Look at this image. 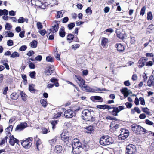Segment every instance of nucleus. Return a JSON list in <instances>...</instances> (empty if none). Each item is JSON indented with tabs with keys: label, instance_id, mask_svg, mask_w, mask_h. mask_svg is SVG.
I'll return each mask as SVG.
<instances>
[{
	"label": "nucleus",
	"instance_id": "40",
	"mask_svg": "<svg viewBox=\"0 0 154 154\" xmlns=\"http://www.w3.org/2000/svg\"><path fill=\"white\" fill-rule=\"evenodd\" d=\"M49 142L51 146H53L56 142V139L55 138L49 141Z\"/></svg>",
	"mask_w": 154,
	"mask_h": 154
},
{
	"label": "nucleus",
	"instance_id": "36",
	"mask_svg": "<svg viewBox=\"0 0 154 154\" xmlns=\"http://www.w3.org/2000/svg\"><path fill=\"white\" fill-rule=\"evenodd\" d=\"M50 123L52 125V128L53 130H54L55 128V126L57 124V121H50Z\"/></svg>",
	"mask_w": 154,
	"mask_h": 154
},
{
	"label": "nucleus",
	"instance_id": "16",
	"mask_svg": "<svg viewBox=\"0 0 154 154\" xmlns=\"http://www.w3.org/2000/svg\"><path fill=\"white\" fill-rule=\"evenodd\" d=\"M120 91L125 97H127L131 93V91L126 87L123 88Z\"/></svg>",
	"mask_w": 154,
	"mask_h": 154
},
{
	"label": "nucleus",
	"instance_id": "20",
	"mask_svg": "<svg viewBox=\"0 0 154 154\" xmlns=\"http://www.w3.org/2000/svg\"><path fill=\"white\" fill-rule=\"evenodd\" d=\"M116 48L118 51L120 52H122L124 50V46L121 44H117L116 45Z\"/></svg>",
	"mask_w": 154,
	"mask_h": 154
},
{
	"label": "nucleus",
	"instance_id": "38",
	"mask_svg": "<svg viewBox=\"0 0 154 154\" xmlns=\"http://www.w3.org/2000/svg\"><path fill=\"white\" fill-rule=\"evenodd\" d=\"M5 29H6L9 30L12 28L11 25L8 23H7L5 26Z\"/></svg>",
	"mask_w": 154,
	"mask_h": 154
},
{
	"label": "nucleus",
	"instance_id": "46",
	"mask_svg": "<svg viewBox=\"0 0 154 154\" xmlns=\"http://www.w3.org/2000/svg\"><path fill=\"white\" fill-rule=\"evenodd\" d=\"M34 85L33 84L29 85V89L30 92H33L35 91V89L34 88Z\"/></svg>",
	"mask_w": 154,
	"mask_h": 154
},
{
	"label": "nucleus",
	"instance_id": "6",
	"mask_svg": "<svg viewBox=\"0 0 154 154\" xmlns=\"http://www.w3.org/2000/svg\"><path fill=\"white\" fill-rule=\"evenodd\" d=\"M60 23L59 21H56L52 23V26L50 29V32L54 33L58 31L59 28V25Z\"/></svg>",
	"mask_w": 154,
	"mask_h": 154
},
{
	"label": "nucleus",
	"instance_id": "25",
	"mask_svg": "<svg viewBox=\"0 0 154 154\" xmlns=\"http://www.w3.org/2000/svg\"><path fill=\"white\" fill-rule=\"evenodd\" d=\"M72 140H68L66 142L64 143V145L65 146L70 147L72 146Z\"/></svg>",
	"mask_w": 154,
	"mask_h": 154
},
{
	"label": "nucleus",
	"instance_id": "21",
	"mask_svg": "<svg viewBox=\"0 0 154 154\" xmlns=\"http://www.w3.org/2000/svg\"><path fill=\"white\" fill-rule=\"evenodd\" d=\"M74 144L72 145V146H75L76 147H82L81 143L79 142V140L78 139H74Z\"/></svg>",
	"mask_w": 154,
	"mask_h": 154
},
{
	"label": "nucleus",
	"instance_id": "37",
	"mask_svg": "<svg viewBox=\"0 0 154 154\" xmlns=\"http://www.w3.org/2000/svg\"><path fill=\"white\" fill-rule=\"evenodd\" d=\"M19 54L17 52H13L11 56V57L12 58H15L19 56Z\"/></svg>",
	"mask_w": 154,
	"mask_h": 154
},
{
	"label": "nucleus",
	"instance_id": "32",
	"mask_svg": "<svg viewBox=\"0 0 154 154\" xmlns=\"http://www.w3.org/2000/svg\"><path fill=\"white\" fill-rule=\"evenodd\" d=\"M20 93L21 96L22 100L23 101H26V94L24 93L23 91H20Z\"/></svg>",
	"mask_w": 154,
	"mask_h": 154
},
{
	"label": "nucleus",
	"instance_id": "61",
	"mask_svg": "<svg viewBox=\"0 0 154 154\" xmlns=\"http://www.w3.org/2000/svg\"><path fill=\"white\" fill-rule=\"evenodd\" d=\"M143 78V80L144 81H146L147 79V77L146 76V74L145 73H143L142 75Z\"/></svg>",
	"mask_w": 154,
	"mask_h": 154
},
{
	"label": "nucleus",
	"instance_id": "22",
	"mask_svg": "<svg viewBox=\"0 0 154 154\" xmlns=\"http://www.w3.org/2000/svg\"><path fill=\"white\" fill-rule=\"evenodd\" d=\"M59 34L60 36L62 38L64 37L65 35V32L64 31V27H62L60 29L59 31Z\"/></svg>",
	"mask_w": 154,
	"mask_h": 154
},
{
	"label": "nucleus",
	"instance_id": "13",
	"mask_svg": "<svg viewBox=\"0 0 154 154\" xmlns=\"http://www.w3.org/2000/svg\"><path fill=\"white\" fill-rule=\"evenodd\" d=\"M147 85L149 87L154 86V76L153 75H150L149 78L147 83Z\"/></svg>",
	"mask_w": 154,
	"mask_h": 154
},
{
	"label": "nucleus",
	"instance_id": "63",
	"mask_svg": "<svg viewBox=\"0 0 154 154\" xmlns=\"http://www.w3.org/2000/svg\"><path fill=\"white\" fill-rule=\"evenodd\" d=\"M42 57L41 55H38L35 57V59L37 61H40L42 60Z\"/></svg>",
	"mask_w": 154,
	"mask_h": 154
},
{
	"label": "nucleus",
	"instance_id": "48",
	"mask_svg": "<svg viewBox=\"0 0 154 154\" xmlns=\"http://www.w3.org/2000/svg\"><path fill=\"white\" fill-rule=\"evenodd\" d=\"M94 92L97 91L100 92L101 91H106V89H100L99 88H94Z\"/></svg>",
	"mask_w": 154,
	"mask_h": 154
},
{
	"label": "nucleus",
	"instance_id": "3",
	"mask_svg": "<svg viewBox=\"0 0 154 154\" xmlns=\"http://www.w3.org/2000/svg\"><path fill=\"white\" fill-rule=\"evenodd\" d=\"M33 139L32 137H29L23 140L21 142L22 146L25 149H29L31 146Z\"/></svg>",
	"mask_w": 154,
	"mask_h": 154
},
{
	"label": "nucleus",
	"instance_id": "7",
	"mask_svg": "<svg viewBox=\"0 0 154 154\" xmlns=\"http://www.w3.org/2000/svg\"><path fill=\"white\" fill-rule=\"evenodd\" d=\"M121 133L119 136V139L121 138L122 140L125 139L129 135V133L128 130H125L124 129L121 130Z\"/></svg>",
	"mask_w": 154,
	"mask_h": 154
},
{
	"label": "nucleus",
	"instance_id": "27",
	"mask_svg": "<svg viewBox=\"0 0 154 154\" xmlns=\"http://www.w3.org/2000/svg\"><path fill=\"white\" fill-rule=\"evenodd\" d=\"M86 131L88 133H91L92 131L94 130L93 127L91 125L85 128Z\"/></svg>",
	"mask_w": 154,
	"mask_h": 154
},
{
	"label": "nucleus",
	"instance_id": "51",
	"mask_svg": "<svg viewBox=\"0 0 154 154\" xmlns=\"http://www.w3.org/2000/svg\"><path fill=\"white\" fill-rule=\"evenodd\" d=\"M146 10V7L145 6L143 7L141 9L140 14V15L143 16L144 15Z\"/></svg>",
	"mask_w": 154,
	"mask_h": 154
},
{
	"label": "nucleus",
	"instance_id": "45",
	"mask_svg": "<svg viewBox=\"0 0 154 154\" xmlns=\"http://www.w3.org/2000/svg\"><path fill=\"white\" fill-rule=\"evenodd\" d=\"M27 48V47L26 46L24 45L21 46L19 50L20 51H25Z\"/></svg>",
	"mask_w": 154,
	"mask_h": 154
},
{
	"label": "nucleus",
	"instance_id": "17",
	"mask_svg": "<svg viewBox=\"0 0 154 154\" xmlns=\"http://www.w3.org/2000/svg\"><path fill=\"white\" fill-rule=\"evenodd\" d=\"M77 82L79 85V86L81 87H83L85 84V81L81 77L79 76L77 78V80H76Z\"/></svg>",
	"mask_w": 154,
	"mask_h": 154
},
{
	"label": "nucleus",
	"instance_id": "26",
	"mask_svg": "<svg viewBox=\"0 0 154 154\" xmlns=\"http://www.w3.org/2000/svg\"><path fill=\"white\" fill-rule=\"evenodd\" d=\"M91 99L92 100H99L100 102H102L103 101V99L102 97L99 96H94L93 97H91Z\"/></svg>",
	"mask_w": 154,
	"mask_h": 154
},
{
	"label": "nucleus",
	"instance_id": "19",
	"mask_svg": "<svg viewBox=\"0 0 154 154\" xmlns=\"http://www.w3.org/2000/svg\"><path fill=\"white\" fill-rule=\"evenodd\" d=\"M54 69L53 66H49L46 72V75H51L53 72Z\"/></svg>",
	"mask_w": 154,
	"mask_h": 154
},
{
	"label": "nucleus",
	"instance_id": "60",
	"mask_svg": "<svg viewBox=\"0 0 154 154\" xmlns=\"http://www.w3.org/2000/svg\"><path fill=\"white\" fill-rule=\"evenodd\" d=\"M125 105L128 108H131L132 106V104L129 102H126L125 103Z\"/></svg>",
	"mask_w": 154,
	"mask_h": 154
},
{
	"label": "nucleus",
	"instance_id": "8",
	"mask_svg": "<svg viewBox=\"0 0 154 154\" xmlns=\"http://www.w3.org/2000/svg\"><path fill=\"white\" fill-rule=\"evenodd\" d=\"M31 2L32 4L39 6L42 8L44 9L45 7L44 4L38 0H31Z\"/></svg>",
	"mask_w": 154,
	"mask_h": 154
},
{
	"label": "nucleus",
	"instance_id": "43",
	"mask_svg": "<svg viewBox=\"0 0 154 154\" xmlns=\"http://www.w3.org/2000/svg\"><path fill=\"white\" fill-rule=\"evenodd\" d=\"M25 19L23 17H20L18 20V23H22L24 22Z\"/></svg>",
	"mask_w": 154,
	"mask_h": 154
},
{
	"label": "nucleus",
	"instance_id": "59",
	"mask_svg": "<svg viewBox=\"0 0 154 154\" xmlns=\"http://www.w3.org/2000/svg\"><path fill=\"white\" fill-rule=\"evenodd\" d=\"M34 54V52L32 50L30 51L27 54V55L29 56H31L32 55Z\"/></svg>",
	"mask_w": 154,
	"mask_h": 154
},
{
	"label": "nucleus",
	"instance_id": "5",
	"mask_svg": "<svg viewBox=\"0 0 154 154\" xmlns=\"http://www.w3.org/2000/svg\"><path fill=\"white\" fill-rule=\"evenodd\" d=\"M68 132L67 131H63L61 134V137L62 140L63 141L64 143L67 141L68 140H72L71 137L68 136Z\"/></svg>",
	"mask_w": 154,
	"mask_h": 154
},
{
	"label": "nucleus",
	"instance_id": "39",
	"mask_svg": "<svg viewBox=\"0 0 154 154\" xmlns=\"http://www.w3.org/2000/svg\"><path fill=\"white\" fill-rule=\"evenodd\" d=\"M8 138L7 136H6L2 140L1 142L0 143V146L3 145L5 143V141H7Z\"/></svg>",
	"mask_w": 154,
	"mask_h": 154
},
{
	"label": "nucleus",
	"instance_id": "58",
	"mask_svg": "<svg viewBox=\"0 0 154 154\" xmlns=\"http://www.w3.org/2000/svg\"><path fill=\"white\" fill-rule=\"evenodd\" d=\"M6 35L5 36V37H7V36L9 37H12L14 35V33L12 32H7Z\"/></svg>",
	"mask_w": 154,
	"mask_h": 154
},
{
	"label": "nucleus",
	"instance_id": "34",
	"mask_svg": "<svg viewBox=\"0 0 154 154\" xmlns=\"http://www.w3.org/2000/svg\"><path fill=\"white\" fill-rule=\"evenodd\" d=\"M11 97L12 99L16 100L18 97V95L16 93H13L11 94Z\"/></svg>",
	"mask_w": 154,
	"mask_h": 154
},
{
	"label": "nucleus",
	"instance_id": "44",
	"mask_svg": "<svg viewBox=\"0 0 154 154\" xmlns=\"http://www.w3.org/2000/svg\"><path fill=\"white\" fill-rule=\"evenodd\" d=\"M53 59L51 56H48L46 57V60L48 62H52L53 61Z\"/></svg>",
	"mask_w": 154,
	"mask_h": 154
},
{
	"label": "nucleus",
	"instance_id": "28",
	"mask_svg": "<svg viewBox=\"0 0 154 154\" xmlns=\"http://www.w3.org/2000/svg\"><path fill=\"white\" fill-rule=\"evenodd\" d=\"M47 3L51 4V5H54L58 4L57 0H47Z\"/></svg>",
	"mask_w": 154,
	"mask_h": 154
},
{
	"label": "nucleus",
	"instance_id": "42",
	"mask_svg": "<svg viewBox=\"0 0 154 154\" xmlns=\"http://www.w3.org/2000/svg\"><path fill=\"white\" fill-rule=\"evenodd\" d=\"M142 111L147 115H150V112L149 111V109L147 107L142 108Z\"/></svg>",
	"mask_w": 154,
	"mask_h": 154
},
{
	"label": "nucleus",
	"instance_id": "47",
	"mask_svg": "<svg viewBox=\"0 0 154 154\" xmlns=\"http://www.w3.org/2000/svg\"><path fill=\"white\" fill-rule=\"evenodd\" d=\"M97 108L103 109H106V105H98L97 106Z\"/></svg>",
	"mask_w": 154,
	"mask_h": 154
},
{
	"label": "nucleus",
	"instance_id": "64",
	"mask_svg": "<svg viewBox=\"0 0 154 154\" xmlns=\"http://www.w3.org/2000/svg\"><path fill=\"white\" fill-rule=\"evenodd\" d=\"M92 11L90 9V7H88V8L86 10V12L87 14H91L92 13Z\"/></svg>",
	"mask_w": 154,
	"mask_h": 154
},
{
	"label": "nucleus",
	"instance_id": "30",
	"mask_svg": "<svg viewBox=\"0 0 154 154\" xmlns=\"http://www.w3.org/2000/svg\"><path fill=\"white\" fill-rule=\"evenodd\" d=\"M31 47L33 48H35L37 46V42L35 40H33L30 43Z\"/></svg>",
	"mask_w": 154,
	"mask_h": 154
},
{
	"label": "nucleus",
	"instance_id": "1",
	"mask_svg": "<svg viewBox=\"0 0 154 154\" xmlns=\"http://www.w3.org/2000/svg\"><path fill=\"white\" fill-rule=\"evenodd\" d=\"M82 118L86 121H94V112L90 111L88 109H85L82 112Z\"/></svg>",
	"mask_w": 154,
	"mask_h": 154
},
{
	"label": "nucleus",
	"instance_id": "62",
	"mask_svg": "<svg viewBox=\"0 0 154 154\" xmlns=\"http://www.w3.org/2000/svg\"><path fill=\"white\" fill-rule=\"evenodd\" d=\"M54 55L57 60H60V55L57 53V51L55 52H54Z\"/></svg>",
	"mask_w": 154,
	"mask_h": 154
},
{
	"label": "nucleus",
	"instance_id": "52",
	"mask_svg": "<svg viewBox=\"0 0 154 154\" xmlns=\"http://www.w3.org/2000/svg\"><path fill=\"white\" fill-rule=\"evenodd\" d=\"M37 26L38 29L40 30L42 28V26L41 23L40 22H38L37 23Z\"/></svg>",
	"mask_w": 154,
	"mask_h": 154
},
{
	"label": "nucleus",
	"instance_id": "18",
	"mask_svg": "<svg viewBox=\"0 0 154 154\" xmlns=\"http://www.w3.org/2000/svg\"><path fill=\"white\" fill-rule=\"evenodd\" d=\"M72 151L73 154H79L82 149V147H76L75 146H72Z\"/></svg>",
	"mask_w": 154,
	"mask_h": 154
},
{
	"label": "nucleus",
	"instance_id": "55",
	"mask_svg": "<svg viewBox=\"0 0 154 154\" xmlns=\"http://www.w3.org/2000/svg\"><path fill=\"white\" fill-rule=\"evenodd\" d=\"M29 67L32 69H34L35 67V66L33 63L32 62H30L29 64Z\"/></svg>",
	"mask_w": 154,
	"mask_h": 154
},
{
	"label": "nucleus",
	"instance_id": "53",
	"mask_svg": "<svg viewBox=\"0 0 154 154\" xmlns=\"http://www.w3.org/2000/svg\"><path fill=\"white\" fill-rule=\"evenodd\" d=\"M139 100L140 102V104L141 105H143L145 104V102L143 98L140 97L139 98Z\"/></svg>",
	"mask_w": 154,
	"mask_h": 154
},
{
	"label": "nucleus",
	"instance_id": "31",
	"mask_svg": "<svg viewBox=\"0 0 154 154\" xmlns=\"http://www.w3.org/2000/svg\"><path fill=\"white\" fill-rule=\"evenodd\" d=\"M40 103L44 107H45L47 106V103L46 100L42 99L40 100Z\"/></svg>",
	"mask_w": 154,
	"mask_h": 154
},
{
	"label": "nucleus",
	"instance_id": "2",
	"mask_svg": "<svg viewBox=\"0 0 154 154\" xmlns=\"http://www.w3.org/2000/svg\"><path fill=\"white\" fill-rule=\"evenodd\" d=\"M99 143L102 145H108L113 143V140L112 137L108 135L103 136L100 139Z\"/></svg>",
	"mask_w": 154,
	"mask_h": 154
},
{
	"label": "nucleus",
	"instance_id": "11",
	"mask_svg": "<svg viewBox=\"0 0 154 154\" xmlns=\"http://www.w3.org/2000/svg\"><path fill=\"white\" fill-rule=\"evenodd\" d=\"M134 146L132 144L127 146L126 150V154H134Z\"/></svg>",
	"mask_w": 154,
	"mask_h": 154
},
{
	"label": "nucleus",
	"instance_id": "41",
	"mask_svg": "<svg viewBox=\"0 0 154 154\" xmlns=\"http://www.w3.org/2000/svg\"><path fill=\"white\" fill-rule=\"evenodd\" d=\"M152 15L151 12H149L147 13V19L151 20L152 19Z\"/></svg>",
	"mask_w": 154,
	"mask_h": 154
},
{
	"label": "nucleus",
	"instance_id": "14",
	"mask_svg": "<svg viewBox=\"0 0 154 154\" xmlns=\"http://www.w3.org/2000/svg\"><path fill=\"white\" fill-rule=\"evenodd\" d=\"M9 136L10 137L9 143L12 146H13L14 145L15 143H18L19 142L18 140L17 139L14 138L13 135L11 136Z\"/></svg>",
	"mask_w": 154,
	"mask_h": 154
},
{
	"label": "nucleus",
	"instance_id": "23",
	"mask_svg": "<svg viewBox=\"0 0 154 154\" xmlns=\"http://www.w3.org/2000/svg\"><path fill=\"white\" fill-rule=\"evenodd\" d=\"M62 149V146L60 145H57L55 146L54 151L57 153H59L61 152Z\"/></svg>",
	"mask_w": 154,
	"mask_h": 154
},
{
	"label": "nucleus",
	"instance_id": "29",
	"mask_svg": "<svg viewBox=\"0 0 154 154\" xmlns=\"http://www.w3.org/2000/svg\"><path fill=\"white\" fill-rule=\"evenodd\" d=\"M108 42V39H102L101 41V45L103 47H105Z\"/></svg>",
	"mask_w": 154,
	"mask_h": 154
},
{
	"label": "nucleus",
	"instance_id": "15",
	"mask_svg": "<svg viewBox=\"0 0 154 154\" xmlns=\"http://www.w3.org/2000/svg\"><path fill=\"white\" fill-rule=\"evenodd\" d=\"M82 89L84 90L86 92H94V88H91L89 86L85 85L83 87H82Z\"/></svg>",
	"mask_w": 154,
	"mask_h": 154
},
{
	"label": "nucleus",
	"instance_id": "49",
	"mask_svg": "<svg viewBox=\"0 0 154 154\" xmlns=\"http://www.w3.org/2000/svg\"><path fill=\"white\" fill-rule=\"evenodd\" d=\"M75 26V24L74 23H71L68 25V27L69 29L71 30Z\"/></svg>",
	"mask_w": 154,
	"mask_h": 154
},
{
	"label": "nucleus",
	"instance_id": "35",
	"mask_svg": "<svg viewBox=\"0 0 154 154\" xmlns=\"http://www.w3.org/2000/svg\"><path fill=\"white\" fill-rule=\"evenodd\" d=\"M62 11H61L57 12V15L56 16V18H57L61 17H62L63 13V12Z\"/></svg>",
	"mask_w": 154,
	"mask_h": 154
},
{
	"label": "nucleus",
	"instance_id": "54",
	"mask_svg": "<svg viewBox=\"0 0 154 154\" xmlns=\"http://www.w3.org/2000/svg\"><path fill=\"white\" fill-rule=\"evenodd\" d=\"M145 122L147 124L149 125H153L154 124L152 121H149L148 119H146L145 120Z\"/></svg>",
	"mask_w": 154,
	"mask_h": 154
},
{
	"label": "nucleus",
	"instance_id": "4",
	"mask_svg": "<svg viewBox=\"0 0 154 154\" xmlns=\"http://www.w3.org/2000/svg\"><path fill=\"white\" fill-rule=\"evenodd\" d=\"M113 109L112 111V114L115 116H117V114L121 110L125 109V106H120L118 107H111L110 106L106 105V109Z\"/></svg>",
	"mask_w": 154,
	"mask_h": 154
},
{
	"label": "nucleus",
	"instance_id": "57",
	"mask_svg": "<svg viewBox=\"0 0 154 154\" xmlns=\"http://www.w3.org/2000/svg\"><path fill=\"white\" fill-rule=\"evenodd\" d=\"M13 42L12 40H8L7 42V44L8 46H11L13 45Z\"/></svg>",
	"mask_w": 154,
	"mask_h": 154
},
{
	"label": "nucleus",
	"instance_id": "24",
	"mask_svg": "<svg viewBox=\"0 0 154 154\" xmlns=\"http://www.w3.org/2000/svg\"><path fill=\"white\" fill-rule=\"evenodd\" d=\"M13 128V126L12 125H10L9 127H7L6 129V132L7 133V136H11V134L10 133V131H12Z\"/></svg>",
	"mask_w": 154,
	"mask_h": 154
},
{
	"label": "nucleus",
	"instance_id": "10",
	"mask_svg": "<svg viewBox=\"0 0 154 154\" xmlns=\"http://www.w3.org/2000/svg\"><path fill=\"white\" fill-rule=\"evenodd\" d=\"M73 114L74 111L71 109H69L65 112L64 115L66 118H70L73 116Z\"/></svg>",
	"mask_w": 154,
	"mask_h": 154
},
{
	"label": "nucleus",
	"instance_id": "12",
	"mask_svg": "<svg viewBox=\"0 0 154 154\" xmlns=\"http://www.w3.org/2000/svg\"><path fill=\"white\" fill-rule=\"evenodd\" d=\"M27 125V124L26 122L22 123L17 126L16 130L21 131L26 127Z\"/></svg>",
	"mask_w": 154,
	"mask_h": 154
},
{
	"label": "nucleus",
	"instance_id": "9",
	"mask_svg": "<svg viewBox=\"0 0 154 154\" xmlns=\"http://www.w3.org/2000/svg\"><path fill=\"white\" fill-rule=\"evenodd\" d=\"M135 133H138L141 134H143V132L146 133L147 130L139 125H135Z\"/></svg>",
	"mask_w": 154,
	"mask_h": 154
},
{
	"label": "nucleus",
	"instance_id": "33",
	"mask_svg": "<svg viewBox=\"0 0 154 154\" xmlns=\"http://www.w3.org/2000/svg\"><path fill=\"white\" fill-rule=\"evenodd\" d=\"M145 63L142 59H140L138 62V65L140 68H141L144 65Z\"/></svg>",
	"mask_w": 154,
	"mask_h": 154
},
{
	"label": "nucleus",
	"instance_id": "56",
	"mask_svg": "<svg viewBox=\"0 0 154 154\" xmlns=\"http://www.w3.org/2000/svg\"><path fill=\"white\" fill-rule=\"evenodd\" d=\"M30 76L32 78H34L35 76V71H33L31 72L29 74Z\"/></svg>",
	"mask_w": 154,
	"mask_h": 154
},
{
	"label": "nucleus",
	"instance_id": "50",
	"mask_svg": "<svg viewBox=\"0 0 154 154\" xmlns=\"http://www.w3.org/2000/svg\"><path fill=\"white\" fill-rule=\"evenodd\" d=\"M48 132V130L47 129L45 128H42L41 132L43 134H46Z\"/></svg>",
	"mask_w": 154,
	"mask_h": 154
}]
</instances>
